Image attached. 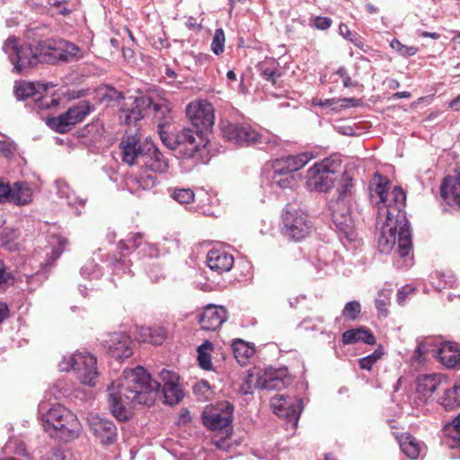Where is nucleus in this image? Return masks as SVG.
Returning a JSON list of instances; mask_svg holds the SVG:
<instances>
[{
  "mask_svg": "<svg viewBox=\"0 0 460 460\" xmlns=\"http://www.w3.org/2000/svg\"><path fill=\"white\" fill-rule=\"evenodd\" d=\"M150 336L152 337V340H150L151 344L160 345L166 338V332L161 326L151 327Z\"/></svg>",
  "mask_w": 460,
  "mask_h": 460,
  "instance_id": "nucleus-52",
  "label": "nucleus"
},
{
  "mask_svg": "<svg viewBox=\"0 0 460 460\" xmlns=\"http://www.w3.org/2000/svg\"><path fill=\"white\" fill-rule=\"evenodd\" d=\"M122 56L127 61H131L134 58V51L128 47L122 48Z\"/></svg>",
  "mask_w": 460,
  "mask_h": 460,
  "instance_id": "nucleus-64",
  "label": "nucleus"
},
{
  "mask_svg": "<svg viewBox=\"0 0 460 460\" xmlns=\"http://www.w3.org/2000/svg\"><path fill=\"white\" fill-rule=\"evenodd\" d=\"M400 447L402 451L411 459H417L421 451L420 442L411 435L402 436L400 440Z\"/></svg>",
  "mask_w": 460,
  "mask_h": 460,
  "instance_id": "nucleus-35",
  "label": "nucleus"
},
{
  "mask_svg": "<svg viewBox=\"0 0 460 460\" xmlns=\"http://www.w3.org/2000/svg\"><path fill=\"white\" fill-rule=\"evenodd\" d=\"M55 185L58 197L65 199L70 208H75L76 215H81L82 211L79 208L85 206L87 199L77 196L74 190H70L67 183L63 181H56Z\"/></svg>",
  "mask_w": 460,
  "mask_h": 460,
  "instance_id": "nucleus-26",
  "label": "nucleus"
},
{
  "mask_svg": "<svg viewBox=\"0 0 460 460\" xmlns=\"http://www.w3.org/2000/svg\"><path fill=\"white\" fill-rule=\"evenodd\" d=\"M15 238V233L12 229H4L2 232V240L5 245L11 243Z\"/></svg>",
  "mask_w": 460,
  "mask_h": 460,
  "instance_id": "nucleus-62",
  "label": "nucleus"
},
{
  "mask_svg": "<svg viewBox=\"0 0 460 460\" xmlns=\"http://www.w3.org/2000/svg\"><path fill=\"white\" fill-rule=\"evenodd\" d=\"M144 150L146 152L139 164L142 169L155 173H164L168 171V160L152 141L147 142V146L144 147Z\"/></svg>",
  "mask_w": 460,
  "mask_h": 460,
  "instance_id": "nucleus-21",
  "label": "nucleus"
},
{
  "mask_svg": "<svg viewBox=\"0 0 460 460\" xmlns=\"http://www.w3.org/2000/svg\"><path fill=\"white\" fill-rule=\"evenodd\" d=\"M446 429L448 436L455 441V447L460 448V414Z\"/></svg>",
  "mask_w": 460,
  "mask_h": 460,
  "instance_id": "nucleus-48",
  "label": "nucleus"
},
{
  "mask_svg": "<svg viewBox=\"0 0 460 460\" xmlns=\"http://www.w3.org/2000/svg\"><path fill=\"white\" fill-rule=\"evenodd\" d=\"M405 201V192L401 187L395 186L392 192L388 194L387 202L378 206L376 216L377 221L394 220L395 223L402 224L404 226L410 224L406 217V213L403 210Z\"/></svg>",
  "mask_w": 460,
  "mask_h": 460,
  "instance_id": "nucleus-13",
  "label": "nucleus"
},
{
  "mask_svg": "<svg viewBox=\"0 0 460 460\" xmlns=\"http://www.w3.org/2000/svg\"><path fill=\"white\" fill-rule=\"evenodd\" d=\"M102 342L109 355L115 359L128 358L133 354L132 340L125 332L106 334Z\"/></svg>",
  "mask_w": 460,
  "mask_h": 460,
  "instance_id": "nucleus-18",
  "label": "nucleus"
},
{
  "mask_svg": "<svg viewBox=\"0 0 460 460\" xmlns=\"http://www.w3.org/2000/svg\"><path fill=\"white\" fill-rule=\"evenodd\" d=\"M383 294H379L378 297L376 299V307L377 309L378 314L386 317L387 315V301L385 297L382 298Z\"/></svg>",
  "mask_w": 460,
  "mask_h": 460,
  "instance_id": "nucleus-56",
  "label": "nucleus"
},
{
  "mask_svg": "<svg viewBox=\"0 0 460 460\" xmlns=\"http://www.w3.org/2000/svg\"><path fill=\"white\" fill-rule=\"evenodd\" d=\"M442 378L439 375H423L417 380V394L420 398L426 401L441 385Z\"/></svg>",
  "mask_w": 460,
  "mask_h": 460,
  "instance_id": "nucleus-27",
  "label": "nucleus"
},
{
  "mask_svg": "<svg viewBox=\"0 0 460 460\" xmlns=\"http://www.w3.org/2000/svg\"><path fill=\"white\" fill-rule=\"evenodd\" d=\"M361 312V305L358 301H351L345 305L341 315L349 321L356 320Z\"/></svg>",
  "mask_w": 460,
  "mask_h": 460,
  "instance_id": "nucleus-44",
  "label": "nucleus"
},
{
  "mask_svg": "<svg viewBox=\"0 0 460 460\" xmlns=\"http://www.w3.org/2000/svg\"><path fill=\"white\" fill-rule=\"evenodd\" d=\"M143 241V234L141 233L129 234L128 237L119 242L121 250H134L140 246Z\"/></svg>",
  "mask_w": 460,
  "mask_h": 460,
  "instance_id": "nucleus-43",
  "label": "nucleus"
},
{
  "mask_svg": "<svg viewBox=\"0 0 460 460\" xmlns=\"http://www.w3.org/2000/svg\"><path fill=\"white\" fill-rule=\"evenodd\" d=\"M11 192V186L0 181V203L9 202Z\"/></svg>",
  "mask_w": 460,
  "mask_h": 460,
  "instance_id": "nucleus-55",
  "label": "nucleus"
},
{
  "mask_svg": "<svg viewBox=\"0 0 460 460\" xmlns=\"http://www.w3.org/2000/svg\"><path fill=\"white\" fill-rule=\"evenodd\" d=\"M48 125L58 133H66L71 129L73 121L68 118L66 111L58 117L49 119Z\"/></svg>",
  "mask_w": 460,
  "mask_h": 460,
  "instance_id": "nucleus-38",
  "label": "nucleus"
},
{
  "mask_svg": "<svg viewBox=\"0 0 460 460\" xmlns=\"http://www.w3.org/2000/svg\"><path fill=\"white\" fill-rule=\"evenodd\" d=\"M436 350L433 348L432 341L430 339L419 342L411 360L416 363H421L424 360V356L432 353L436 357Z\"/></svg>",
  "mask_w": 460,
  "mask_h": 460,
  "instance_id": "nucleus-39",
  "label": "nucleus"
},
{
  "mask_svg": "<svg viewBox=\"0 0 460 460\" xmlns=\"http://www.w3.org/2000/svg\"><path fill=\"white\" fill-rule=\"evenodd\" d=\"M186 114L194 129L184 128L175 134L161 131V140L182 158L206 164L210 159L208 134L214 125V108L207 101L191 102L186 108Z\"/></svg>",
  "mask_w": 460,
  "mask_h": 460,
  "instance_id": "nucleus-2",
  "label": "nucleus"
},
{
  "mask_svg": "<svg viewBox=\"0 0 460 460\" xmlns=\"http://www.w3.org/2000/svg\"><path fill=\"white\" fill-rule=\"evenodd\" d=\"M341 161L336 158H326L316 163L307 170L306 186L312 191L327 192L332 188Z\"/></svg>",
  "mask_w": 460,
  "mask_h": 460,
  "instance_id": "nucleus-10",
  "label": "nucleus"
},
{
  "mask_svg": "<svg viewBox=\"0 0 460 460\" xmlns=\"http://www.w3.org/2000/svg\"><path fill=\"white\" fill-rule=\"evenodd\" d=\"M339 30L340 33L344 38L352 42L356 47L363 49V48L365 47L364 42L358 37L356 33L351 32L347 25L341 24Z\"/></svg>",
  "mask_w": 460,
  "mask_h": 460,
  "instance_id": "nucleus-51",
  "label": "nucleus"
},
{
  "mask_svg": "<svg viewBox=\"0 0 460 460\" xmlns=\"http://www.w3.org/2000/svg\"><path fill=\"white\" fill-rule=\"evenodd\" d=\"M258 70L261 77L271 82L273 84H276L277 80L281 76V73L278 67L269 66L267 63L259 64Z\"/></svg>",
  "mask_w": 460,
  "mask_h": 460,
  "instance_id": "nucleus-40",
  "label": "nucleus"
},
{
  "mask_svg": "<svg viewBox=\"0 0 460 460\" xmlns=\"http://www.w3.org/2000/svg\"><path fill=\"white\" fill-rule=\"evenodd\" d=\"M147 139L141 142L137 132L127 131L119 143L122 161L128 165L139 166L146 152L144 147L147 146Z\"/></svg>",
  "mask_w": 460,
  "mask_h": 460,
  "instance_id": "nucleus-17",
  "label": "nucleus"
},
{
  "mask_svg": "<svg viewBox=\"0 0 460 460\" xmlns=\"http://www.w3.org/2000/svg\"><path fill=\"white\" fill-rule=\"evenodd\" d=\"M227 319L226 310L223 306L208 305L200 314L199 323L203 330L215 331Z\"/></svg>",
  "mask_w": 460,
  "mask_h": 460,
  "instance_id": "nucleus-22",
  "label": "nucleus"
},
{
  "mask_svg": "<svg viewBox=\"0 0 460 460\" xmlns=\"http://www.w3.org/2000/svg\"><path fill=\"white\" fill-rule=\"evenodd\" d=\"M383 351L380 349H376L373 353L360 358L358 360L359 367L362 369L371 370L373 365L381 358Z\"/></svg>",
  "mask_w": 460,
  "mask_h": 460,
  "instance_id": "nucleus-47",
  "label": "nucleus"
},
{
  "mask_svg": "<svg viewBox=\"0 0 460 460\" xmlns=\"http://www.w3.org/2000/svg\"><path fill=\"white\" fill-rule=\"evenodd\" d=\"M234 406L221 402L215 407H208L202 413L203 424L211 430H225L226 433L233 420Z\"/></svg>",
  "mask_w": 460,
  "mask_h": 460,
  "instance_id": "nucleus-15",
  "label": "nucleus"
},
{
  "mask_svg": "<svg viewBox=\"0 0 460 460\" xmlns=\"http://www.w3.org/2000/svg\"><path fill=\"white\" fill-rule=\"evenodd\" d=\"M440 194L449 206L460 208V172L456 176H447L440 186Z\"/></svg>",
  "mask_w": 460,
  "mask_h": 460,
  "instance_id": "nucleus-24",
  "label": "nucleus"
},
{
  "mask_svg": "<svg viewBox=\"0 0 460 460\" xmlns=\"http://www.w3.org/2000/svg\"><path fill=\"white\" fill-rule=\"evenodd\" d=\"M438 402L446 411H453L460 406V378L453 387L445 390Z\"/></svg>",
  "mask_w": 460,
  "mask_h": 460,
  "instance_id": "nucleus-32",
  "label": "nucleus"
},
{
  "mask_svg": "<svg viewBox=\"0 0 460 460\" xmlns=\"http://www.w3.org/2000/svg\"><path fill=\"white\" fill-rule=\"evenodd\" d=\"M332 25V20L328 17L317 16L314 19V26L319 30H326Z\"/></svg>",
  "mask_w": 460,
  "mask_h": 460,
  "instance_id": "nucleus-57",
  "label": "nucleus"
},
{
  "mask_svg": "<svg viewBox=\"0 0 460 460\" xmlns=\"http://www.w3.org/2000/svg\"><path fill=\"white\" fill-rule=\"evenodd\" d=\"M42 89H40V93L33 98V101L40 110H48L58 105V100L47 93L43 94Z\"/></svg>",
  "mask_w": 460,
  "mask_h": 460,
  "instance_id": "nucleus-41",
  "label": "nucleus"
},
{
  "mask_svg": "<svg viewBox=\"0 0 460 460\" xmlns=\"http://www.w3.org/2000/svg\"><path fill=\"white\" fill-rule=\"evenodd\" d=\"M341 341L344 345L353 344L359 341L372 345L376 342V338L368 329L365 327H358L344 332Z\"/></svg>",
  "mask_w": 460,
  "mask_h": 460,
  "instance_id": "nucleus-29",
  "label": "nucleus"
},
{
  "mask_svg": "<svg viewBox=\"0 0 460 460\" xmlns=\"http://www.w3.org/2000/svg\"><path fill=\"white\" fill-rule=\"evenodd\" d=\"M159 376L162 383L153 380L142 367L125 369L122 378L108 387V402L113 416L126 420L129 415L128 409L137 405H153L161 386L165 403H179L183 398V392L178 385V376L166 369H163Z\"/></svg>",
  "mask_w": 460,
  "mask_h": 460,
  "instance_id": "nucleus-1",
  "label": "nucleus"
},
{
  "mask_svg": "<svg viewBox=\"0 0 460 460\" xmlns=\"http://www.w3.org/2000/svg\"><path fill=\"white\" fill-rule=\"evenodd\" d=\"M13 277L10 272H7L4 267H0V288L7 285Z\"/></svg>",
  "mask_w": 460,
  "mask_h": 460,
  "instance_id": "nucleus-60",
  "label": "nucleus"
},
{
  "mask_svg": "<svg viewBox=\"0 0 460 460\" xmlns=\"http://www.w3.org/2000/svg\"><path fill=\"white\" fill-rule=\"evenodd\" d=\"M312 158L313 155L308 152L281 157L272 162L271 172L295 179L293 173L302 169Z\"/></svg>",
  "mask_w": 460,
  "mask_h": 460,
  "instance_id": "nucleus-19",
  "label": "nucleus"
},
{
  "mask_svg": "<svg viewBox=\"0 0 460 460\" xmlns=\"http://www.w3.org/2000/svg\"><path fill=\"white\" fill-rule=\"evenodd\" d=\"M343 104H341L342 107H355V106H358V103H359V100L358 99H355V98H343L341 100Z\"/></svg>",
  "mask_w": 460,
  "mask_h": 460,
  "instance_id": "nucleus-63",
  "label": "nucleus"
},
{
  "mask_svg": "<svg viewBox=\"0 0 460 460\" xmlns=\"http://www.w3.org/2000/svg\"><path fill=\"white\" fill-rule=\"evenodd\" d=\"M352 177L344 172L342 174L341 185L338 188V198L329 203L332 221L339 233L341 240L346 239L351 243L357 238L354 220L351 216V190Z\"/></svg>",
  "mask_w": 460,
  "mask_h": 460,
  "instance_id": "nucleus-4",
  "label": "nucleus"
},
{
  "mask_svg": "<svg viewBox=\"0 0 460 460\" xmlns=\"http://www.w3.org/2000/svg\"><path fill=\"white\" fill-rule=\"evenodd\" d=\"M151 327L149 326H142L137 330V339L140 342H148L150 343V340L152 337L150 336Z\"/></svg>",
  "mask_w": 460,
  "mask_h": 460,
  "instance_id": "nucleus-54",
  "label": "nucleus"
},
{
  "mask_svg": "<svg viewBox=\"0 0 460 460\" xmlns=\"http://www.w3.org/2000/svg\"><path fill=\"white\" fill-rule=\"evenodd\" d=\"M49 243L53 245H56V244L58 245V247H53V250H52L51 258L53 261H55L58 258H59V256L61 255V253L64 251L65 246L68 243V241L66 237H63L61 235L52 234L50 236Z\"/></svg>",
  "mask_w": 460,
  "mask_h": 460,
  "instance_id": "nucleus-46",
  "label": "nucleus"
},
{
  "mask_svg": "<svg viewBox=\"0 0 460 460\" xmlns=\"http://www.w3.org/2000/svg\"><path fill=\"white\" fill-rule=\"evenodd\" d=\"M213 344L206 341L200 346L198 347V361L199 365L202 369L208 370L211 368V356L209 350H212Z\"/></svg>",
  "mask_w": 460,
  "mask_h": 460,
  "instance_id": "nucleus-37",
  "label": "nucleus"
},
{
  "mask_svg": "<svg viewBox=\"0 0 460 460\" xmlns=\"http://www.w3.org/2000/svg\"><path fill=\"white\" fill-rule=\"evenodd\" d=\"M95 268L96 265L93 263V261L87 262L81 268L80 273L84 278H90L93 274L95 273Z\"/></svg>",
  "mask_w": 460,
  "mask_h": 460,
  "instance_id": "nucleus-59",
  "label": "nucleus"
},
{
  "mask_svg": "<svg viewBox=\"0 0 460 460\" xmlns=\"http://www.w3.org/2000/svg\"><path fill=\"white\" fill-rule=\"evenodd\" d=\"M224 46H225V33L222 29H217L213 40L211 43V50L216 54L219 55L223 53L224 51Z\"/></svg>",
  "mask_w": 460,
  "mask_h": 460,
  "instance_id": "nucleus-49",
  "label": "nucleus"
},
{
  "mask_svg": "<svg viewBox=\"0 0 460 460\" xmlns=\"http://www.w3.org/2000/svg\"><path fill=\"white\" fill-rule=\"evenodd\" d=\"M129 101H131L130 103L127 102L125 107L119 109V117L122 123L128 126L137 125L144 117L143 111L152 110L159 135L161 136V131L165 132L164 128L170 123L172 119L171 109L167 103H154L148 95L129 98Z\"/></svg>",
  "mask_w": 460,
  "mask_h": 460,
  "instance_id": "nucleus-5",
  "label": "nucleus"
},
{
  "mask_svg": "<svg viewBox=\"0 0 460 460\" xmlns=\"http://www.w3.org/2000/svg\"><path fill=\"white\" fill-rule=\"evenodd\" d=\"M336 74L342 78L344 87L348 88L355 85L344 66L339 67V69L336 71Z\"/></svg>",
  "mask_w": 460,
  "mask_h": 460,
  "instance_id": "nucleus-58",
  "label": "nucleus"
},
{
  "mask_svg": "<svg viewBox=\"0 0 460 460\" xmlns=\"http://www.w3.org/2000/svg\"><path fill=\"white\" fill-rule=\"evenodd\" d=\"M411 291H413V288H409V287H404L402 289L398 290V292H397V301H398V303L400 305H402L403 302L406 299L407 295L409 293H411Z\"/></svg>",
  "mask_w": 460,
  "mask_h": 460,
  "instance_id": "nucleus-61",
  "label": "nucleus"
},
{
  "mask_svg": "<svg viewBox=\"0 0 460 460\" xmlns=\"http://www.w3.org/2000/svg\"><path fill=\"white\" fill-rule=\"evenodd\" d=\"M288 370L287 367H269L263 373H251L248 375L246 383L249 386L252 385L255 388L266 390H279L289 383Z\"/></svg>",
  "mask_w": 460,
  "mask_h": 460,
  "instance_id": "nucleus-14",
  "label": "nucleus"
},
{
  "mask_svg": "<svg viewBox=\"0 0 460 460\" xmlns=\"http://www.w3.org/2000/svg\"><path fill=\"white\" fill-rule=\"evenodd\" d=\"M208 268L217 273L229 271L234 265V257L220 249L210 250L207 255Z\"/></svg>",
  "mask_w": 460,
  "mask_h": 460,
  "instance_id": "nucleus-25",
  "label": "nucleus"
},
{
  "mask_svg": "<svg viewBox=\"0 0 460 460\" xmlns=\"http://www.w3.org/2000/svg\"><path fill=\"white\" fill-rule=\"evenodd\" d=\"M104 133V128L100 121H94L86 125L81 130L82 141L88 146H95L99 143Z\"/></svg>",
  "mask_w": 460,
  "mask_h": 460,
  "instance_id": "nucleus-31",
  "label": "nucleus"
},
{
  "mask_svg": "<svg viewBox=\"0 0 460 460\" xmlns=\"http://www.w3.org/2000/svg\"><path fill=\"white\" fill-rule=\"evenodd\" d=\"M269 179L272 188L288 189L291 188L295 179H289L287 176L280 175L279 173L270 172Z\"/></svg>",
  "mask_w": 460,
  "mask_h": 460,
  "instance_id": "nucleus-42",
  "label": "nucleus"
},
{
  "mask_svg": "<svg viewBox=\"0 0 460 460\" xmlns=\"http://www.w3.org/2000/svg\"><path fill=\"white\" fill-rule=\"evenodd\" d=\"M390 46L402 57H411L415 55L418 50L415 47L403 45L397 39H394L390 42Z\"/></svg>",
  "mask_w": 460,
  "mask_h": 460,
  "instance_id": "nucleus-50",
  "label": "nucleus"
},
{
  "mask_svg": "<svg viewBox=\"0 0 460 460\" xmlns=\"http://www.w3.org/2000/svg\"><path fill=\"white\" fill-rule=\"evenodd\" d=\"M49 84L39 83L37 86L30 82H19L14 86V94L18 101H25L28 98H34L40 93V89L47 92Z\"/></svg>",
  "mask_w": 460,
  "mask_h": 460,
  "instance_id": "nucleus-30",
  "label": "nucleus"
},
{
  "mask_svg": "<svg viewBox=\"0 0 460 460\" xmlns=\"http://www.w3.org/2000/svg\"><path fill=\"white\" fill-rule=\"evenodd\" d=\"M42 422L51 437L63 442L76 438L82 429L77 417L61 405H55L43 413Z\"/></svg>",
  "mask_w": 460,
  "mask_h": 460,
  "instance_id": "nucleus-6",
  "label": "nucleus"
},
{
  "mask_svg": "<svg viewBox=\"0 0 460 460\" xmlns=\"http://www.w3.org/2000/svg\"><path fill=\"white\" fill-rule=\"evenodd\" d=\"M436 358L447 368L460 367V347L458 344L446 341L436 350Z\"/></svg>",
  "mask_w": 460,
  "mask_h": 460,
  "instance_id": "nucleus-23",
  "label": "nucleus"
},
{
  "mask_svg": "<svg viewBox=\"0 0 460 460\" xmlns=\"http://www.w3.org/2000/svg\"><path fill=\"white\" fill-rule=\"evenodd\" d=\"M270 405L275 414L285 418L291 424L293 429L296 428L303 411L302 399L285 394H276L271 398Z\"/></svg>",
  "mask_w": 460,
  "mask_h": 460,
  "instance_id": "nucleus-16",
  "label": "nucleus"
},
{
  "mask_svg": "<svg viewBox=\"0 0 460 460\" xmlns=\"http://www.w3.org/2000/svg\"><path fill=\"white\" fill-rule=\"evenodd\" d=\"M378 224L380 222L377 221ZM381 234L378 238V249L382 253H389L397 243V252L403 258L412 250L411 230L410 224L406 226L395 223L394 220H383Z\"/></svg>",
  "mask_w": 460,
  "mask_h": 460,
  "instance_id": "nucleus-8",
  "label": "nucleus"
},
{
  "mask_svg": "<svg viewBox=\"0 0 460 460\" xmlns=\"http://www.w3.org/2000/svg\"><path fill=\"white\" fill-rule=\"evenodd\" d=\"M91 431L103 446L112 445L118 438V430L113 421L102 418L98 415H92L88 418Z\"/></svg>",
  "mask_w": 460,
  "mask_h": 460,
  "instance_id": "nucleus-20",
  "label": "nucleus"
},
{
  "mask_svg": "<svg viewBox=\"0 0 460 460\" xmlns=\"http://www.w3.org/2000/svg\"><path fill=\"white\" fill-rule=\"evenodd\" d=\"M282 224V234L296 242L306 237L312 229L308 216L290 204L283 210Z\"/></svg>",
  "mask_w": 460,
  "mask_h": 460,
  "instance_id": "nucleus-11",
  "label": "nucleus"
},
{
  "mask_svg": "<svg viewBox=\"0 0 460 460\" xmlns=\"http://www.w3.org/2000/svg\"><path fill=\"white\" fill-rule=\"evenodd\" d=\"M94 109V106L87 101L79 102L76 105L70 107L66 111V115L73 121V126L81 122Z\"/></svg>",
  "mask_w": 460,
  "mask_h": 460,
  "instance_id": "nucleus-33",
  "label": "nucleus"
},
{
  "mask_svg": "<svg viewBox=\"0 0 460 460\" xmlns=\"http://www.w3.org/2000/svg\"><path fill=\"white\" fill-rule=\"evenodd\" d=\"M97 358L89 352H75L65 356L58 367L60 371L73 370L83 385L93 386L99 376Z\"/></svg>",
  "mask_w": 460,
  "mask_h": 460,
  "instance_id": "nucleus-9",
  "label": "nucleus"
},
{
  "mask_svg": "<svg viewBox=\"0 0 460 460\" xmlns=\"http://www.w3.org/2000/svg\"><path fill=\"white\" fill-rule=\"evenodd\" d=\"M11 195L9 202L17 206H25L31 202L32 190L26 181H15L11 186Z\"/></svg>",
  "mask_w": 460,
  "mask_h": 460,
  "instance_id": "nucleus-28",
  "label": "nucleus"
},
{
  "mask_svg": "<svg viewBox=\"0 0 460 460\" xmlns=\"http://www.w3.org/2000/svg\"><path fill=\"white\" fill-rule=\"evenodd\" d=\"M3 50L13 65V71L17 73H23L39 63L56 64L81 58L80 49L63 40L48 39L32 47L28 43L20 44L17 38L10 37L4 41Z\"/></svg>",
  "mask_w": 460,
  "mask_h": 460,
  "instance_id": "nucleus-3",
  "label": "nucleus"
},
{
  "mask_svg": "<svg viewBox=\"0 0 460 460\" xmlns=\"http://www.w3.org/2000/svg\"><path fill=\"white\" fill-rule=\"evenodd\" d=\"M42 422L51 437L63 442L76 438L82 429L77 417L61 405H55L43 413Z\"/></svg>",
  "mask_w": 460,
  "mask_h": 460,
  "instance_id": "nucleus-7",
  "label": "nucleus"
},
{
  "mask_svg": "<svg viewBox=\"0 0 460 460\" xmlns=\"http://www.w3.org/2000/svg\"><path fill=\"white\" fill-rule=\"evenodd\" d=\"M171 197L180 204H190L194 200V192L190 189H175Z\"/></svg>",
  "mask_w": 460,
  "mask_h": 460,
  "instance_id": "nucleus-45",
  "label": "nucleus"
},
{
  "mask_svg": "<svg viewBox=\"0 0 460 460\" xmlns=\"http://www.w3.org/2000/svg\"><path fill=\"white\" fill-rule=\"evenodd\" d=\"M387 185L388 181L383 178L379 173L375 174L374 182L372 183L371 191H374L379 200L377 201V207L379 205H383L385 202H387Z\"/></svg>",
  "mask_w": 460,
  "mask_h": 460,
  "instance_id": "nucleus-36",
  "label": "nucleus"
},
{
  "mask_svg": "<svg viewBox=\"0 0 460 460\" xmlns=\"http://www.w3.org/2000/svg\"><path fill=\"white\" fill-rule=\"evenodd\" d=\"M221 129L224 137L236 146H259L264 148L271 142L270 137L260 134L250 126L227 122L223 124Z\"/></svg>",
  "mask_w": 460,
  "mask_h": 460,
  "instance_id": "nucleus-12",
  "label": "nucleus"
},
{
  "mask_svg": "<svg viewBox=\"0 0 460 460\" xmlns=\"http://www.w3.org/2000/svg\"><path fill=\"white\" fill-rule=\"evenodd\" d=\"M232 349L236 360L242 365H244L255 352L253 346H250L249 343L240 339L232 343Z\"/></svg>",
  "mask_w": 460,
  "mask_h": 460,
  "instance_id": "nucleus-34",
  "label": "nucleus"
},
{
  "mask_svg": "<svg viewBox=\"0 0 460 460\" xmlns=\"http://www.w3.org/2000/svg\"><path fill=\"white\" fill-rule=\"evenodd\" d=\"M17 149V146L13 141L0 140V153L5 157L11 158Z\"/></svg>",
  "mask_w": 460,
  "mask_h": 460,
  "instance_id": "nucleus-53",
  "label": "nucleus"
}]
</instances>
